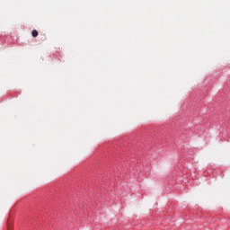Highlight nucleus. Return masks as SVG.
Returning <instances> with one entry per match:
<instances>
[{"label":"nucleus","mask_w":230,"mask_h":230,"mask_svg":"<svg viewBox=\"0 0 230 230\" xmlns=\"http://www.w3.org/2000/svg\"><path fill=\"white\" fill-rule=\"evenodd\" d=\"M31 35H32V37H39V31H37V30H33L31 31Z\"/></svg>","instance_id":"nucleus-1"}]
</instances>
